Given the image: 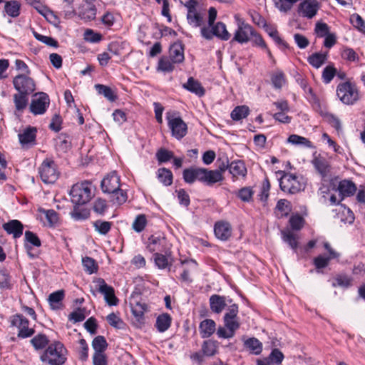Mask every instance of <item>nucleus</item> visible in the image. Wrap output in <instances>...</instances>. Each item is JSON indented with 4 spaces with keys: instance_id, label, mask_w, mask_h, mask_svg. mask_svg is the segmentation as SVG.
Here are the masks:
<instances>
[{
    "instance_id": "e433bc0d",
    "label": "nucleus",
    "mask_w": 365,
    "mask_h": 365,
    "mask_svg": "<svg viewBox=\"0 0 365 365\" xmlns=\"http://www.w3.org/2000/svg\"><path fill=\"white\" fill-rule=\"evenodd\" d=\"M327 54L322 53H314L307 58L309 63L315 68H320L327 61Z\"/></svg>"
},
{
    "instance_id": "2f4dec72",
    "label": "nucleus",
    "mask_w": 365,
    "mask_h": 365,
    "mask_svg": "<svg viewBox=\"0 0 365 365\" xmlns=\"http://www.w3.org/2000/svg\"><path fill=\"white\" fill-rule=\"evenodd\" d=\"M338 190L341 195L344 197L351 196L354 194L356 190L355 184L347 180H341L338 186Z\"/></svg>"
},
{
    "instance_id": "338daca9",
    "label": "nucleus",
    "mask_w": 365,
    "mask_h": 365,
    "mask_svg": "<svg viewBox=\"0 0 365 365\" xmlns=\"http://www.w3.org/2000/svg\"><path fill=\"white\" fill-rule=\"evenodd\" d=\"M352 25L359 31L365 34V21L359 14H354L351 16Z\"/></svg>"
},
{
    "instance_id": "72a5a7b5",
    "label": "nucleus",
    "mask_w": 365,
    "mask_h": 365,
    "mask_svg": "<svg viewBox=\"0 0 365 365\" xmlns=\"http://www.w3.org/2000/svg\"><path fill=\"white\" fill-rule=\"evenodd\" d=\"M131 310L137 321L142 322L144 319V314L148 311V305L144 302H138L131 306Z\"/></svg>"
},
{
    "instance_id": "8fccbe9b",
    "label": "nucleus",
    "mask_w": 365,
    "mask_h": 365,
    "mask_svg": "<svg viewBox=\"0 0 365 365\" xmlns=\"http://www.w3.org/2000/svg\"><path fill=\"white\" fill-rule=\"evenodd\" d=\"M287 142L292 145H302L307 148H311L312 146L311 141L309 140L307 138L296 134L290 135L287 138Z\"/></svg>"
},
{
    "instance_id": "c03bdc74",
    "label": "nucleus",
    "mask_w": 365,
    "mask_h": 365,
    "mask_svg": "<svg viewBox=\"0 0 365 365\" xmlns=\"http://www.w3.org/2000/svg\"><path fill=\"white\" fill-rule=\"evenodd\" d=\"M4 10L9 16L17 17L20 14V4L17 1H6Z\"/></svg>"
},
{
    "instance_id": "052dcab7",
    "label": "nucleus",
    "mask_w": 365,
    "mask_h": 365,
    "mask_svg": "<svg viewBox=\"0 0 365 365\" xmlns=\"http://www.w3.org/2000/svg\"><path fill=\"white\" fill-rule=\"evenodd\" d=\"M289 222L292 230L298 231L304 227V219L299 214H296L291 216Z\"/></svg>"
},
{
    "instance_id": "9d476101",
    "label": "nucleus",
    "mask_w": 365,
    "mask_h": 365,
    "mask_svg": "<svg viewBox=\"0 0 365 365\" xmlns=\"http://www.w3.org/2000/svg\"><path fill=\"white\" fill-rule=\"evenodd\" d=\"M34 97L29 105V111L34 115L44 114L50 104L48 96L46 93L40 92L36 93Z\"/></svg>"
},
{
    "instance_id": "1a4fd4ad",
    "label": "nucleus",
    "mask_w": 365,
    "mask_h": 365,
    "mask_svg": "<svg viewBox=\"0 0 365 365\" xmlns=\"http://www.w3.org/2000/svg\"><path fill=\"white\" fill-rule=\"evenodd\" d=\"M13 85L18 93L30 95L36 91V83L29 75L19 74L13 79Z\"/></svg>"
},
{
    "instance_id": "6e6d98bb",
    "label": "nucleus",
    "mask_w": 365,
    "mask_h": 365,
    "mask_svg": "<svg viewBox=\"0 0 365 365\" xmlns=\"http://www.w3.org/2000/svg\"><path fill=\"white\" fill-rule=\"evenodd\" d=\"M202 351L205 356H214L217 352L216 342L212 340L204 341L202 345Z\"/></svg>"
},
{
    "instance_id": "69168bd1",
    "label": "nucleus",
    "mask_w": 365,
    "mask_h": 365,
    "mask_svg": "<svg viewBox=\"0 0 365 365\" xmlns=\"http://www.w3.org/2000/svg\"><path fill=\"white\" fill-rule=\"evenodd\" d=\"M106 320L111 327L116 329H121L123 325V320L114 312L109 314L106 317Z\"/></svg>"
},
{
    "instance_id": "e2e57ef3",
    "label": "nucleus",
    "mask_w": 365,
    "mask_h": 365,
    "mask_svg": "<svg viewBox=\"0 0 365 365\" xmlns=\"http://www.w3.org/2000/svg\"><path fill=\"white\" fill-rule=\"evenodd\" d=\"M11 288V277L6 269H0V289H9Z\"/></svg>"
},
{
    "instance_id": "423d86ee",
    "label": "nucleus",
    "mask_w": 365,
    "mask_h": 365,
    "mask_svg": "<svg viewBox=\"0 0 365 365\" xmlns=\"http://www.w3.org/2000/svg\"><path fill=\"white\" fill-rule=\"evenodd\" d=\"M168 125L171 130L172 135L178 140H181L187 133V125L181 117L176 116L175 113L166 114Z\"/></svg>"
},
{
    "instance_id": "a19ab883",
    "label": "nucleus",
    "mask_w": 365,
    "mask_h": 365,
    "mask_svg": "<svg viewBox=\"0 0 365 365\" xmlns=\"http://www.w3.org/2000/svg\"><path fill=\"white\" fill-rule=\"evenodd\" d=\"M92 347L94 349V353H105L108 343L103 336L99 335L93 339Z\"/></svg>"
},
{
    "instance_id": "c85d7f7f",
    "label": "nucleus",
    "mask_w": 365,
    "mask_h": 365,
    "mask_svg": "<svg viewBox=\"0 0 365 365\" xmlns=\"http://www.w3.org/2000/svg\"><path fill=\"white\" fill-rule=\"evenodd\" d=\"M230 173L233 178L238 176L245 177L247 168L245 163L241 160L233 161L230 164Z\"/></svg>"
},
{
    "instance_id": "f8f14e48",
    "label": "nucleus",
    "mask_w": 365,
    "mask_h": 365,
    "mask_svg": "<svg viewBox=\"0 0 365 365\" xmlns=\"http://www.w3.org/2000/svg\"><path fill=\"white\" fill-rule=\"evenodd\" d=\"M102 191L110 194L118 191L120 188V177L115 172H113L105 177L101 183Z\"/></svg>"
},
{
    "instance_id": "f257e3e1",
    "label": "nucleus",
    "mask_w": 365,
    "mask_h": 365,
    "mask_svg": "<svg viewBox=\"0 0 365 365\" xmlns=\"http://www.w3.org/2000/svg\"><path fill=\"white\" fill-rule=\"evenodd\" d=\"M68 350L60 341H53L40 355V360L46 365H63L67 361Z\"/></svg>"
},
{
    "instance_id": "4468645a",
    "label": "nucleus",
    "mask_w": 365,
    "mask_h": 365,
    "mask_svg": "<svg viewBox=\"0 0 365 365\" xmlns=\"http://www.w3.org/2000/svg\"><path fill=\"white\" fill-rule=\"evenodd\" d=\"M99 283L98 292L104 295V299L109 306H115L118 304V299L115 295V291L113 287L107 284L103 279H98Z\"/></svg>"
},
{
    "instance_id": "7c9ffc66",
    "label": "nucleus",
    "mask_w": 365,
    "mask_h": 365,
    "mask_svg": "<svg viewBox=\"0 0 365 365\" xmlns=\"http://www.w3.org/2000/svg\"><path fill=\"white\" fill-rule=\"evenodd\" d=\"M172 318L169 314L159 315L156 319L155 327L159 332H164L169 329Z\"/></svg>"
},
{
    "instance_id": "473e14b6",
    "label": "nucleus",
    "mask_w": 365,
    "mask_h": 365,
    "mask_svg": "<svg viewBox=\"0 0 365 365\" xmlns=\"http://www.w3.org/2000/svg\"><path fill=\"white\" fill-rule=\"evenodd\" d=\"M187 19L188 23L195 27L200 26L202 24V17L196 11V6H193L192 9L187 7Z\"/></svg>"
},
{
    "instance_id": "09e8293b",
    "label": "nucleus",
    "mask_w": 365,
    "mask_h": 365,
    "mask_svg": "<svg viewBox=\"0 0 365 365\" xmlns=\"http://www.w3.org/2000/svg\"><path fill=\"white\" fill-rule=\"evenodd\" d=\"M79 205H74L71 215L75 220H84L90 216V211L86 208H79Z\"/></svg>"
},
{
    "instance_id": "bb28decb",
    "label": "nucleus",
    "mask_w": 365,
    "mask_h": 365,
    "mask_svg": "<svg viewBox=\"0 0 365 365\" xmlns=\"http://www.w3.org/2000/svg\"><path fill=\"white\" fill-rule=\"evenodd\" d=\"M37 130L34 127H27L22 133L19 134V142L24 145L33 143L36 140Z\"/></svg>"
},
{
    "instance_id": "3c124183",
    "label": "nucleus",
    "mask_w": 365,
    "mask_h": 365,
    "mask_svg": "<svg viewBox=\"0 0 365 365\" xmlns=\"http://www.w3.org/2000/svg\"><path fill=\"white\" fill-rule=\"evenodd\" d=\"M103 38V36L93 29H87L83 34V39L86 42L96 43L100 42Z\"/></svg>"
},
{
    "instance_id": "864d4df0",
    "label": "nucleus",
    "mask_w": 365,
    "mask_h": 365,
    "mask_svg": "<svg viewBox=\"0 0 365 365\" xmlns=\"http://www.w3.org/2000/svg\"><path fill=\"white\" fill-rule=\"evenodd\" d=\"M276 210L282 212L279 218L287 217L292 210L290 202L287 200L281 199L277 203Z\"/></svg>"
},
{
    "instance_id": "4c0bfd02",
    "label": "nucleus",
    "mask_w": 365,
    "mask_h": 365,
    "mask_svg": "<svg viewBox=\"0 0 365 365\" xmlns=\"http://www.w3.org/2000/svg\"><path fill=\"white\" fill-rule=\"evenodd\" d=\"M112 222L102 220H97L93 222L94 230L101 235H106L111 230Z\"/></svg>"
},
{
    "instance_id": "bf43d9fd",
    "label": "nucleus",
    "mask_w": 365,
    "mask_h": 365,
    "mask_svg": "<svg viewBox=\"0 0 365 365\" xmlns=\"http://www.w3.org/2000/svg\"><path fill=\"white\" fill-rule=\"evenodd\" d=\"M33 34L36 39L45 43L47 46L54 48H57L58 46V41L51 36L41 35L35 31H33Z\"/></svg>"
},
{
    "instance_id": "a211bd4d",
    "label": "nucleus",
    "mask_w": 365,
    "mask_h": 365,
    "mask_svg": "<svg viewBox=\"0 0 365 365\" xmlns=\"http://www.w3.org/2000/svg\"><path fill=\"white\" fill-rule=\"evenodd\" d=\"M153 260L155 266L160 269L169 268L172 265V256L171 252L168 250H165L163 252L155 253L153 255Z\"/></svg>"
},
{
    "instance_id": "79ce46f5",
    "label": "nucleus",
    "mask_w": 365,
    "mask_h": 365,
    "mask_svg": "<svg viewBox=\"0 0 365 365\" xmlns=\"http://www.w3.org/2000/svg\"><path fill=\"white\" fill-rule=\"evenodd\" d=\"M254 190L251 187H244L235 192V195L244 202L252 201L254 195Z\"/></svg>"
},
{
    "instance_id": "6e6552de",
    "label": "nucleus",
    "mask_w": 365,
    "mask_h": 365,
    "mask_svg": "<svg viewBox=\"0 0 365 365\" xmlns=\"http://www.w3.org/2000/svg\"><path fill=\"white\" fill-rule=\"evenodd\" d=\"M210 27L211 29L207 27L201 29V34L205 39L211 40L216 36L220 40L227 41L230 38V34L224 23L219 21Z\"/></svg>"
},
{
    "instance_id": "6ab92c4d",
    "label": "nucleus",
    "mask_w": 365,
    "mask_h": 365,
    "mask_svg": "<svg viewBox=\"0 0 365 365\" xmlns=\"http://www.w3.org/2000/svg\"><path fill=\"white\" fill-rule=\"evenodd\" d=\"M169 58L175 63H180L184 61V45L181 41L175 42L170 46Z\"/></svg>"
},
{
    "instance_id": "2eb2a0df",
    "label": "nucleus",
    "mask_w": 365,
    "mask_h": 365,
    "mask_svg": "<svg viewBox=\"0 0 365 365\" xmlns=\"http://www.w3.org/2000/svg\"><path fill=\"white\" fill-rule=\"evenodd\" d=\"M319 4L316 0H304L298 7V13L300 16L307 19H312L317 13Z\"/></svg>"
},
{
    "instance_id": "c9c22d12",
    "label": "nucleus",
    "mask_w": 365,
    "mask_h": 365,
    "mask_svg": "<svg viewBox=\"0 0 365 365\" xmlns=\"http://www.w3.org/2000/svg\"><path fill=\"white\" fill-rule=\"evenodd\" d=\"M158 179L165 186H169L173 183V175L172 172L165 168H159L157 172Z\"/></svg>"
},
{
    "instance_id": "58836bf2",
    "label": "nucleus",
    "mask_w": 365,
    "mask_h": 365,
    "mask_svg": "<svg viewBox=\"0 0 365 365\" xmlns=\"http://www.w3.org/2000/svg\"><path fill=\"white\" fill-rule=\"evenodd\" d=\"M250 114V108L247 106H238L235 107L231 112V118L233 120H240L248 116Z\"/></svg>"
},
{
    "instance_id": "b1692460",
    "label": "nucleus",
    "mask_w": 365,
    "mask_h": 365,
    "mask_svg": "<svg viewBox=\"0 0 365 365\" xmlns=\"http://www.w3.org/2000/svg\"><path fill=\"white\" fill-rule=\"evenodd\" d=\"M78 14L81 19L93 20L96 15V7L93 4L83 5L79 7Z\"/></svg>"
},
{
    "instance_id": "603ef678",
    "label": "nucleus",
    "mask_w": 365,
    "mask_h": 365,
    "mask_svg": "<svg viewBox=\"0 0 365 365\" xmlns=\"http://www.w3.org/2000/svg\"><path fill=\"white\" fill-rule=\"evenodd\" d=\"M174 153L165 148H160L156 154V159L159 164L165 163L173 158Z\"/></svg>"
},
{
    "instance_id": "a878e982",
    "label": "nucleus",
    "mask_w": 365,
    "mask_h": 365,
    "mask_svg": "<svg viewBox=\"0 0 365 365\" xmlns=\"http://www.w3.org/2000/svg\"><path fill=\"white\" fill-rule=\"evenodd\" d=\"M210 306L213 312L220 313L226 306L225 297L217 294L212 295L210 297Z\"/></svg>"
},
{
    "instance_id": "4be33fe9",
    "label": "nucleus",
    "mask_w": 365,
    "mask_h": 365,
    "mask_svg": "<svg viewBox=\"0 0 365 365\" xmlns=\"http://www.w3.org/2000/svg\"><path fill=\"white\" fill-rule=\"evenodd\" d=\"M182 88L199 97L203 96L205 93V90L200 82L193 77H190L187 81L182 84Z\"/></svg>"
},
{
    "instance_id": "39448f33",
    "label": "nucleus",
    "mask_w": 365,
    "mask_h": 365,
    "mask_svg": "<svg viewBox=\"0 0 365 365\" xmlns=\"http://www.w3.org/2000/svg\"><path fill=\"white\" fill-rule=\"evenodd\" d=\"M235 19L237 22V29L234 34L232 41H236L241 44L249 42L252 35L255 34V29L238 15H235Z\"/></svg>"
},
{
    "instance_id": "0e129e2a",
    "label": "nucleus",
    "mask_w": 365,
    "mask_h": 365,
    "mask_svg": "<svg viewBox=\"0 0 365 365\" xmlns=\"http://www.w3.org/2000/svg\"><path fill=\"white\" fill-rule=\"evenodd\" d=\"M336 73V69L333 66H327L322 72V80L325 83H330Z\"/></svg>"
},
{
    "instance_id": "a18cd8bd",
    "label": "nucleus",
    "mask_w": 365,
    "mask_h": 365,
    "mask_svg": "<svg viewBox=\"0 0 365 365\" xmlns=\"http://www.w3.org/2000/svg\"><path fill=\"white\" fill-rule=\"evenodd\" d=\"M82 264L86 272L89 274L97 272L98 266L96 260L90 257H84L82 258Z\"/></svg>"
},
{
    "instance_id": "dca6fc26",
    "label": "nucleus",
    "mask_w": 365,
    "mask_h": 365,
    "mask_svg": "<svg viewBox=\"0 0 365 365\" xmlns=\"http://www.w3.org/2000/svg\"><path fill=\"white\" fill-rule=\"evenodd\" d=\"M195 181H199L207 186H212L215 184V173L210 172V170L205 168L193 167Z\"/></svg>"
},
{
    "instance_id": "5701e85b",
    "label": "nucleus",
    "mask_w": 365,
    "mask_h": 365,
    "mask_svg": "<svg viewBox=\"0 0 365 365\" xmlns=\"http://www.w3.org/2000/svg\"><path fill=\"white\" fill-rule=\"evenodd\" d=\"M29 95H24V93H17L14 94L13 101L15 106V113L17 115H21L24 110L28 106L29 103Z\"/></svg>"
},
{
    "instance_id": "20e7f679",
    "label": "nucleus",
    "mask_w": 365,
    "mask_h": 365,
    "mask_svg": "<svg viewBox=\"0 0 365 365\" xmlns=\"http://www.w3.org/2000/svg\"><path fill=\"white\" fill-rule=\"evenodd\" d=\"M280 189L289 194H296L304 190V184L302 182L299 177L292 173H284L279 180Z\"/></svg>"
},
{
    "instance_id": "cd10ccee",
    "label": "nucleus",
    "mask_w": 365,
    "mask_h": 365,
    "mask_svg": "<svg viewBox=\"0 0 365 365\" xmlns=\"http://www.w3.org/2000/svg\"><path fill=\"white\" fill-rule=\"evenodd\" d=\"M65 297L63 289L56 291L49 294L48 301L52 309H59L62 307V301Z\"/></svg>"
},
{
    "instance_id": "49530a36",
    "label": "nucleus",
    "mask_w": 365,
    "mask_h": 365,
    "mask_svg": "<svg viewBox=\"0 0 365 365\" xmlns=\"http://www.w3.org/2000/svg\"><path fill=\"white\" fill-rule=\"evenodd\" d=\"M230 170V164L229 160L226 159L225 161H222L218 166V168L216 170H210V172L215 173V178L217 180H215V184L217 182H221L224 180L223 173L227 170Z\"/></svg>"
},
{
    "instance_id": "412c9836",
    "label": "nucleus",
    "mask_w": 365,
    "mask_h": 365,
    "mask_svg": "<svg viewBox=\"0 0 365 365\" xmlns=\"http://www.w3.org/2000/svg\"><path fill=\"white\" fill-rule=\"evenodd\" d=\"M312 164L322 178H326L330 173L331 166L327 159L323 157H315Z\"/></svg>"
},
{
    "instance_id": "4d7b16f0",
    "label": "nucleus",
    "mask_w": 365,
    "mask_h": 365,
    "mask_svg": "<svg viewBox=\"0 0 365 365\" xmlns=\"http://www.w3.org/2000/svg\"><path fill=\"white\" fill-rule=\"evenodd\" d=\"M351 284V279L346 275H342V274L337 275L334 278V279L332 282V286L334 287H344V288H347V287H350Z\"/></svg>"
},
{
    "instance_id": "393cba45",
    "label": "nucleus",
    "mask_w": 365,
    "mask_h": 365,
    "mask_svg": "<svg viewBox=\"0 0 365 365\" xmlns=\"http://www.w3.org/2000/svg\"><path fill=\"white\" fill-rule=\"evenodd\" d=\"M216 329V324L212 319H205L200 322L199 330L202 338L210 337Z\"/></svg>"
},
{
    "instance_id": "de8ad7c7",
    "label": "nucleus",
    "mask_w": 365,
    "mask_h": 365,
    "mask_svg": "<svg viewBox=\"0 0 365 365\" xmlns=\"http://www.w3.org/2000/svg\"><path fill=\"white\" fill-rule=\"evenodd\" d=\"M95 88L99 94L103 95L110 101H115L116 96L110 87L102 84H96Z\"/></svg>"
},
{
    "instance_id": "9b49d317",
    "label": "nucleus",
    "mask_w": 365,
    "mask_h": 365,
    "mask_svg": "<svg viewBox=\"0 0 365 365\" xmlns=\"http://www.w3.org/2000/svg\"><path fill=\"white\" fill-rule=\"evenodd\" d=\"M38 173L43 182L53 183L58 179V172L54 161L46 159L39 167Z\"/></svg>"
},
{
    "instance_id": "f704fd0d",
    "label": "nucleus",
    "mask_w": 365,
    "mask_h": 365,
    "mask_svg": "<svg viewBox=\"0 0 365 365\" xmlns=\"http://www.w3.org/2000/svg\"><path fill=\"white\" fill-rule=\"evenodd\" d=\"M282 240L284 242L287 243L289 246L297 252L298 248V237L290 230L282 231Z\"/></svg>"
},
{
    "instance_id": "774afa93",
    "label": "nucleus",
    "mask_w": 365,
    "mask_h": 365,
    "mask_svg": "<svg viewBox=\"0 0 365 365\" xmlns=\"http://www.w3.org/2000/svg\"><path fill=\"white\" fill-rule=\"evenodd\" d=\"M107 208L106 201L103 199L98 198L93 203V209L98 215H103Z\"/></svg>"
},
{
    "instance_id": "aec40b11",
    "label": "nucleus",
    "mask_w": 365,
    "mask_h": 365,
    "mask_svg": "<svg viewBox=\"0 0 365 365\" xmlns=\"http://www.w3.org/2000/svg\"><path fill=\"white\" fill-rule=\"evenodd\" d=\"M3 228L9 235H12L14 239H17L23 234L24 225L18 220H11L4 223Z\"/></svg>"
},
{
    "instance_id": "0eeeda50",
    "label": "nucleus",
    "mask_w": 365,
    "mask_h": 365,
    "mask_svg": "<svg viewBox=\"0 0 365 365\" xmlns=\"http://www.w3.org/2000/svg\"><path fill=\"white\" fill-rule=\"evenodd\" d=\"M12 327L19 329L17 336L21 339L31 337L35 333L34 328H29V321L21 314H16L10 317Z\"/></svg>"
},
{
    "instance_id": "7ed1b4c3",
    "label": "nucleus",
    "mask_w": 365,
    "mask_h": 365,
    "mask_svg": "<svg viewBox=\"0 0 365 365\" xmlns=\"http://www.w3.org/2000/svg\"><path fill=\"white\" fill-rule=\"evenodd\" d=\"M336 95L346 105H352L359 99L358 90L354 84L346 81L338 85Z\"/></svg>"
},
{
    "instance_id": "f3484780",
    "label": "nucleus",
    "mask_w": 365,
    "mask_h": 365,
    "mask_svg": "<svg viewBox=\"0 0 365 365\" xmlns=\"http://www.w3.org/2000/svg\"><path fill=\"white\" fill-rule=\"evenodd\" d=\"M216 237L222 241H227L232 235V227L228 222H217L214 227Z\"/></svg>"
},
{
    "instance_id": "680f3d73",
    "label": "nucleus",
    "mask_w": 365,
    "mask_h": 365,
    "mask_svg": "<svg viewBox=\"0 0 365 365\" xmlns=\"http://www.w3.org/2000/svg\"><path fill=\"white\" fill-rule=\"evenodd\" d=\"M147 225V219L145 215H138L133 222V229L136 232H142Z\"/></svg>"
},
{
    "instance_id": "c756f323",
    "label": "nucleus",
    "mask_w": 365,
    "mask_h": 365,
    "mask_svg": "<svg viewBox=\"0 0 365 365\" xmlns=\"http://www.w3.org/2000/svg\"><path fill=\"white\" fill-rule=\"evenodd\" d=\"M50 343L48 336L44 334H38L31 339V344L36 350L45 349Z\"/></svg>"
},
{
    "instance_id": "ddd939ff",
    "label": "nucleus",
    "mask_w": 365,
    "mask_h": 365,
    "mask_svg": "<svg viewBox=\"0 0 365 365\" xmlns=\"http://www.w3.org/2000/svg\"><path fill=\"white\" fill-rule=\"evenodd\" d=\"M166 238L163 234L152 235L148 241L147 249L150 252L158 253L166 250Z\"/></svg>"
},
{
    "instance_id": "f03ea898",
    "label": "nucleus",
    "mask_w": 365,
    "mask_h": 365,
    "mask_svg": "<svg viewBox=\"0 0 365 365\" xmlns=\"http://www.w3.org/2000/svg\"><path fill=\"white\" fill-rule=\"evenodd\" d=\"M91 187V182L89 181H83L73 185L69 192L71 202L76 205L88 203L93 196Z\"/></svg>"
},
{
    "instance_id": "ea45409f",
    "label": "nucleus",
    "mask_w": 365,
    "mask_h": 365,
    "mask_svg": "<svg viewBox=\"0 0 365 365\" xmlns=\"http://www.w3.org/2000/svg\"><path fill=\"white\" fill-rule=\"evenodd\" d=\"M245 346L252 353L257 355L262 351V343L256 338H250L245 341Z\"/></svg>"
},
{
    "instance_id": "13d9d810",
    "label": "nucleus",
    "mask_w": 365,
    "mask_h": 365,
    "mask_svg": "<svg viewBox=\"0 0 365 365\" xmlns=\"http://www.w3.org/2000/svg\"><path fill=\"white\" fill-rule=\"evenodd\" d=\"M271 81L274 88L280 89L286 82V78L282 71H277L272 74Z\"/></svg>"
},
{
    "instance_id": "37998d69",
    "label": "nucleus",
    "mask_w": 365,
    "mask_h": 365,
    "mask_svg": "<svg viewBox=\"0 0 365 365\" xmlns=\"http://www.w3.org/2000/svg\"><path fill=\"white\" fill-rule=\"evenodd\" d=\"M174 64L169 57L162 56L158 61V70L164 73L172 72L175 68Z\"/></svg>"
},
{
    "instance_id": "5fc2aeb1",
    "label": "nucleus",
    "mask_w": 365,
    "mask_h": 365,
    "mask_svg": "<svg viewBox=\"0 0 365 365\" xmlns=\"http://www.w3.org/2000/svg\"><path fill=\"white\" fill-rule=\"evenodd\" d=\"M266 32L269 34V36L272 38V39L277 43L279 46H282L285 48L289 47L287 43H286L282 38L279 36V33L277 29L270 27L268 26L264 29Z\"/></svg>"
}]
</instances>
